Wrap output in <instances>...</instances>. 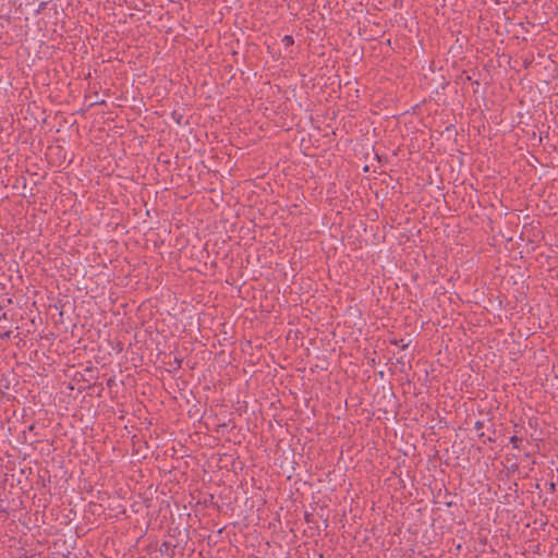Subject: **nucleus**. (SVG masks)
<instances>
[{"instance_id":"5","label":"nucleus","mask_w":558,"mask_h":558,"mask_svg":"<svg viewBox=\"0 0 558 558\" xmlns=\"http://www.w3.org/2000/svg\"><path fill=\"white\" fill-rule=\"evenodd\" d=\"M484 427V423L482 421H476L475 424H474V428L476 430H480Z\"/></svg>"},{"instance_id":"8","label":"nucleus","mask_w":558,"mask_h":558,"mask_svg":"<svg viewBox=\"0 0 558 558\" xmlns=\"http://www.w3.org/2000/svg\"><path fill=\"white\" fill-rule=\"evenodd\" d=\"M555 488H556L555 484H554V483H551V484H550V489H551V492H555Z\"/></svg>"},{"instance_id":"7","label":"nucleus","mask_w":558,"mask_h":558,"mask_svg":"<svg viewBox=\"0 0 558 558\" xmlns=\"http://www.w3.org/2000/svg\"><path fill=\"white\" fill-rule=\"evenodd\" d=\"M484 436H485V435H484V433H481V434H480V438H482V439H483V442H486V440L484 439Z\"/></svg>"},{"instance_id":"2","label":"nucleus","mask_w":558,"mask_h":558,"mask_svg":"<svg viewBox=\"0 0 558 558\" xmlns=\"http://www.w3.org/2000/svg\"><path fill=\"white\" fill-rule=\"evenodd\" d=\"M395 345H399L401 349H407L410 342H404V339H393L390 341Z\"/></svg>"},{"instance_id":"6","label":"nucleus","mask_w":558,"mask_h":558,"mask_svg":"<svg viewBox=\"0 0 558 558\" xmlns=\"http://www.w3.org/2000/svg\"><path fill=\"white\" fill-rule=\"evenodd\" d=\"M11 335H12V330H8V331H5V332L1 333V335H0V338H2V339H9V338L11 337Z\"/></svg>"},{"instance_id":"1","label":"nucleus","mask_w":558,"mask_h":558,"mask_svg":"<svg viewBox=\"0 0 558 558\" xmlns=\"http://www.w3.org/2000/svg\"><path fill=\"white\" fill-rule=\"evenodd\" d=\"M174 547H175V545H172L170 542L165 541L160 545L159 551L161 555H167V556L173 557V555H174L173 548Z\"/></svg>"},{"instance_id":"4","label":"nucleus","mask_w":558,"mask_h":558,"mask_svg":"<svg viewBox=\"0 0 558 558\" xmlns=\"http://www.w3.org/2000/svg\"><path fill=\"white\" fill-rule=\"evenodd\" d=\"M282 43L284 44L286 47H289V46H292L294 40H293V37L290 36V35H286L283 38H282Z\"/></svg>"},{"instance_id":"3","label":"nucleus","mask_w":558,"mask_h":558,"mask_svg":"<svg viewBox=\"0 0 558 558\" xmlns=\"http://www.w3.org/2000/svg\"><path fill=\"white\" fill-rule=\"evenodd\" d=\"M520 442H522V438H520L518 436L510 437V444L513 446V448L518 449L520 447Z\"/></svg>"},{"instance_id":"9","label":"nucleus","mask_w":558,"mask_h":558,"mask_svg":"<svg viewBox=\"0 0 558 558\" xmlns=\"http://www.w3.org/2000/svg\"><path fill=\"white\" fill-rule=\"evenodd\" d=\"M487 441H489V442H494V441H495V439H494L493 437H488V438H487Z\"/></svg>"}]
</instances>
